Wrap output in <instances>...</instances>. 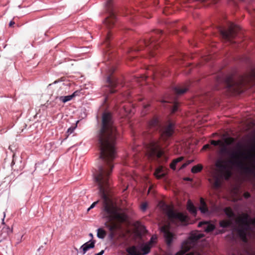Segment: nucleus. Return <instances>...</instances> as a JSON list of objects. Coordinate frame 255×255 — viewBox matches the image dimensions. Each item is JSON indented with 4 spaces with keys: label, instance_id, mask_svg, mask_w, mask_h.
<instances>
[{
    "label": "nucleus",
    "instance_id": "1",
    "mask_svg": "<svg viewBox=\"0 0 255 255\" xmlns=\"http://www.w3.org/2000/svg\"><path fill=\"white\" fill-rule=\"evenodd\" d=\"M118 135L117 129H100L97 137L100 151V158L102 160L103 163L93 172L100 194L104 199L102 216L111 224L109 227L111 231L118 228L115 221L123 223L128 219L125 213L119 212L117 207L109 200L106 194L110 184V175L114 167L113 161L116 157V143Z\"/></svg>",
    "mask_w": 255,
    "mask_h": 255
},
{
    "label": "nucleus",
    "instance_id": "2",
    "mask_svg": "<svg viewBox=\"0 0 255 255\" xmlns=\"http://www.w3.org/2000/svg\"><path fill=\"white\" fill-rule=\"evenodd\" d=\"M148 128L154 130L160 129V140H151L149 143L146 145V154L149 158L157 157L159 158L163 155V151L161 148L160 142L161 141L166 142L170 137L174 129V125L170 123L165 127L161 128L159 124V121L157 118H153L148 124Z\"/></svg>",
    "mask_w": 255,
    "mask_h": 255
},
{
    "label": "nucleus",
    "instance_id": "3",
    "mask_svg": "<svg viewBox=\"0 0 255 255\" xmlns=\"http://www.w3.org/2000/svg\"><path fill=\"white\" fill-rule=\"evenodd\" d=\"M251 150L252 151H254L255 153L253 154L249 152L247 155H246L245 152L239 150L232 152L230 154V157L231 159L230 162L232 165L243 170L245 173L253 175L255 178V166H247L245 165L243 161L241 160L255 159V145L252 147Z\"/></svg>",
    "mask_w": 255,
    "mask_h": 255
},
{
    "label": "nucleus",
    "instance_id": "4",
    "mask_svg": "<svg viewBox=\"0 0 255 255\" xmlns=\"http://www.w3.org/2000/svg\"><path fill=\"white\" fill-rule=\"evenodd\" d=\"M218 82L223 83L227 90L231 94H240L243 92V88L247 83V79L244 77L235 79L233 75H229L218 79Z\"/></svg>",
    "mask_w": 255,
    "mask_h": 255
},
{
    "label": "nucleus",
    "instance_id": "5",
    "mask_svg": "<svg viewBox=\"0 0 255 255\" xmlns=\"http://www.w3.org/2000/svg\"><path fill=\"white\" fill-rule=\"evenodd\" d=\"M212 176L214 179L213 186L215 188H218L221 186L222 179H229L231 176V173L228 170H215Z\"/></svg>",
    "mask_w": 255,
    "mask_h": 255
},
{
    "label": "nucleus",
    "instance_id": "6",
    "mask_svg": "<svg viewBox=\"0 0 255 255\" xmlns=\"http://www.w3.org/2000/svg\"><path fill=\"white\" fill-rule=\"evenodd\" d=\"M204 237V234L198 231H195L191 234L188 240L184 241L182 244V250L180 252L184 254L192 248L195 242Z\"/></svg>",
    "mask_w": 255,
    "mask_h": 255
},
{
    "label": "nucleus",
    "instance_id": "7",
    "mask_svg": "<svg viewBox=\"0 0 255 255\" xmlns=\"http://www.w3.org/2000/svg\"><path fill=\"white\" fill-rule=\"evenodd\" d=\"M106 8L108 13V16L106 18L104 23L110 28L115 24L116 20V17L113 8L112 0H106Z\"/></svg>",
    "mask_w": 255,
    "mask_h": 255
},
{
    "label": "nucleus",
    "instance_id": "8",
    "mask_svg": "<svg viewBox=\"0 0 255 255\" xmlns=\"http://www.w3.org/2000/svg\"><path fill=\"white\" fill-rule=\"evenodd\" d=\"M165 212L169 220L172 222L176 221L183 222L186 221L187 216L186 215L182 213L175 212L172 208L168 206L166 207Z\"/></svg>",
    "mask_w": 255,
    "mask_h": 255
},
{
    "label": "nucleus",
    "instance_id": "9",
    "mask_svg": "<svg viewBox=\"0 0 255 255\" xmlns=\"http://www.w3.org/2000/svg\"><path fill=\"white\" fill-rule=\"evenodd\" d=\"M151 246L147 243L141 248V251L135 246L128 248L127 252L130 255H145L150 252Z\"/></svg>",
    "mask_w": 255,
    "mask_h": 255
},
{
    "label": "nucleus",
    "instance_id": "10",
    "mask_svg": "<svg viewBox=\"0 0 255 255\" xmlns=\"http://www.w3.org/2000/svg\"><path fill=\"white\" fill-rule=\"evenodd\" d=\"M220 32L224 39L228 41H231L237 34L236 25L233 24H231L228 30L220 28Z\"/></svg>",
    "mask_w": 255,
    "mask_h": 255
},
{
    "label": "nucleus",
    "instance_id": "11",
    "mask_svg": "<svg viewBox=\"0 0 255 255\" xmlns=\"http://www.w3.org/2000/svg\"><path fill=\"white\" fill-rule=\"evenodd\" d=\"M250 219L249 215L247 213H243L238 218V222L243 227H245L246 230H250Z\"/></svg>",
    "mask_w": 255,
    "mask_h": 255
},
{
    "label": "nucleus",
    "instance_id": "12",
    "mask_svg": "<svg viewBox=\"0 0 255 255\" xmlns=\"http://www.w3.org/2000/svg\"><path fill=\"white\" fill-rule=\"evenodd\" d=\"M160 231L163 233L167 244L170 245L172 241L173 234L170 232L169 225H164L161 227Z\"/></svg>",
    "mask_w": 255,
    "mask_h": 255
},
{
    "label": "nucleus",
    "instance_id": "13",
    "mask_svg": "<svg viewBox=\"0 0 255 255\" xmlns=\"http://www.w3.org/2000/svg\"><path fill=\"white\" fill-rule=\"evenodd\" d=\"M198 226L202 227L206 233L211 232L215 228V225L208 221H201L199 223Z\"/></svg>",
    "mask_w": 255,
    "mask_h": 255
},
{
    "label": "nucleus",
    "instance_id": "14",
    "mask_svg": "<svg viewBox=\"0 0 255 255\" xmlns=\"http://www.w3.org/2000/svg\"><path fill=\"white\" fill-rule=\"evenodd\" d=\"M107 82L108 84L107 86L110 89V93H115L116 91L114 89L117 85V80L113 77L109 76L107 77Z\"/></svg>",
    "mask_w": 255,
    "mask_h": 255
},
{
    "label": "nucleus",
    "instance_id": "15",
    "mask_svg": "<svg viewBox=\"0 0 255 255\" xmlns=\"http://www.w3.org/2000/svg\"><path fill=\"white\" fill-rule=\"evenodd\" d=\"M95 241L90 240L84 244L80 248V250H82V254L84 255L89 250L93 249L95 247Z\"/></svg>",
    "mask_w": 255,
    "mask_h": 255
},
{
    "label": "nucleus",
    "instance_id": "16",
    "mask_svg": "<svg viewBox=\"0 0 255 255\" xmlns=\"http://www.w3.org/2000/svg\"><path fill=\"white\" fill-rule=\"evenodd\" d=\"M80 93V91H76L70 95L60 96L58 97V99L60 101L62 102L63 103H65L67 102L71 101L73 98L79 96Z\"/></svg>",
    "mask_w": 255,
    "mask_h": 255
},
{
    "label": "nucleus",
    "instance_id": "17",
    "mask_svg": "<svg viewBox=\"0 0 255 255\" xmlns=\"http://www.w3.org/2000/svg\"><path fill=\"white\" fill-rule=\"evenodd\" d=\"M188 84L175 87L174 88V92L178 95H181L185 93L189 89Z\"/></svg>",
    "mask_w": 255,
    "mask_h": 255
},
{
    "label": "nucleus",
    "instance_id": "18",
    "mask_svg": "<svg viewBox=\"0 0 255 255\" xmlns=\"http://www.w3.org/2000/svg\"><path fill=\"white\" fill-rule=\"evenodd\" d=\"M248 230H246L245 227H243L242 229H240L238 230L239 235L244 242H246L247 241V232Z\"/></svg>",
    "mask_w": 255,
    "mask_h": 255
},
{
    "label": "nucleus",
    "instance_id": "19",
    "mask_svg": "<svg viewBox=\"0 0 255 255\" xmlns=\"http://www.w3.org/2000/svg\"><path fill=\"white\" fill-rule=\"evenodd\" d=\"M199 210H200L201 212L203 214H206L208 212V209L207 207V205L203 198H202L200 199V206L199 207Z\"/></svg>",
    "mask_w": 255,
    "mask_h": 255
},
{
    "label": "nucleus",
    "instance_id": "20",
    "mask_svg": "<svg viewBox=\"0 0 255 255\" xmlns=\"http://www.w3.org/2000/svg\"><path fill=\"white\" fill-rule=\"evenodd\" d=\"M165 175V173L162 167H158L154 172V175L158 179L161 178L162 177H164Z\"/></svg>",
    "mask_w": 255,
    "mask_h": 255
},
{
    "label": "nucleus",
    "instance_id": "21",
    "mask_svg": "<svg viewBox=\"0 0 255 255\" xmlns=\"http://www.w3.org/2000/svg\"><path fill=\"white\" fill-rule=\"evenodd\" d=\"M187 209L191 214L195 215L196 214V209L190 200H188L187 204Z\"/></svg>",
    "mask_w": 255,
    "mask_h": 255
},
{
    "label": "nucleus",
    "instance_id": "22",
    "mask_svg": "<svg viewBox=\"0 0 255 255\" xmlns=\"http://www.w3.org/2000/svg\"><path fill=\"white\" fill-rule=\"evenodd\" d=\"M183 159V157L180 156L178 157L175 159H174L172 163L170 164V166L171 169L173 170H175L176 169V165L177 163L181 161Z\"/></svg>",
    "mask_w": 255,
    "mask_h": 255
},
{
    "label": "nucleus",
    "instance_id": "23",
    "mask_svg": "<svg viewBox=\"0 0 255 255\" xmlns=\"http://www.w3.org/2000/svg\"><path fill=\"white\" fill-rule=\"evenodd\" d=\"M224 212L229 218H233L235 216V214L230 207L225 208Z\"/></svg>",
    "mask_w": 255,
    "mask_h": 255
},
{
    "label": "nucleus",
    "instance_id": "24",
    "mask_svg": "<svg viewBox=\"0 0 255 255\" xmlns=\"http://www.w3.org/2000/svg\"><path fill=\"white\" fill-rule=\"evenodd\" d=\"M215 166L218 169L216 170H224L225 169V166L223 164L221 160H218L215 163Z\"/></svg>",
    "mask_w": 255,
    "mask_h": 255
},
{
    "label": "nucleus",
    "instance_id": "25",
    "mask_svg": "<svg viewBox=\"0 0 255 255\" xmlns=\"http://www.w3.org/2000/svg\"><path fill=\"white\" fill-rule=\"evenodd\" d=\"M219 225L222 228H226L231 226V221L228 220H222L220 222Z\"/></svg>",
    "mask_w": 255,
    "mask_h": 255
},
{
    "label": "nucleus",
    "instance_id": "26",
    "mask_svg": "<svg viewBox=\"0 0 255 255\" xmlns=\"http://www.w3.org/2000/svg\"><path fill=\"white\" fill-rule=\"evenodd\" d=\"M106 236V232L101 228L97 230V237L100 239H104Z\"/></svg>",
    "mask_w": 255,
    "mask_h": 255
},
{
    "label": "nucleus",
    "instance_id": "27",
    "mask_svg": "<svg viewBox=\"0 0 255 255\" xmlns=\"http://www.w3.org/2000/svg\"><path fill=\"white\" fill-rule=\"evenodd\" d=\"M203 168V166L201 164H198L194 166L192 169L191 172L193 173H196L200 172Z\"/></svg>",
    "mask_w": 255,
    "mask_h": 255
},
{
    "label": "nucleus",
    "instance_id": "28",
    "mask_svg": "<svg viewBox=\"0 0 255 255\" xmlns=\"http://www.w3.org/2000/svg\"><path fill=\"white\" fill-rule=\"evenodd\" d=\"M2 232H6V235L5 236H4L3 237L5 238L7 236H8V235L10 234L12 232V230L11 228L8 227H4L2 228Z\"/></svg>",
    "mask_w": 255,
    "mask_h": 255
},
{
    "label": "nucleus",
    "instance_id": "29",
    "mask_svg": "<svg viewBox=\"0 0 255 255\" xmlns=\"http://www.w3.org/2000/svg\"><path fill=\"white\" fill-rule=\"evenodd\" d=\"M220 146H221V149L220 150V152L221 153H224L226 152L227 147L223 142L222 143H221V145H220Z\"/></svg>",
    "mask_w": 255,
    "mask_h": 255
},
{
    "label": "nucleus",
    "instance_id": "30",
    "mask_svg": "<svg viewBox=\"0 0 255 255\" xmlns=\"http://www.w3.org/2000/svg\"><path fill=\"white\" fill-rule=\"evenodd\" d=\"M222 143V141L221 140H212L211 141V144L213 145H215V146H217V145L220 146L221 145V143Z\"/></svg>",
    "mask_w": 255,
    "mask_h": 255
},
{
    "label": "nucleus",
    "instance_id": "31",
    "mask_svg": "<svg viewBox=\"0 0 255 255\" xmlns=\"http://www.w3.org/2000/svg\"><path fill=\"white\" fill-rule=\"evenodd\" d=\"M156 239H157V237L156 236H152L151 237L150 241L148 242H147V243L149 244V245H150L151 246L152 244L155 242V241L156 240Z\"/></svg>",
    "mask_w": 255,
    "mask_h": 255
},
{
    "label": "nucleus",
    "instance_id": "32",
    "mask_svg": "<svg viewBox=\"0 0 255 255\" xmlns=\"http://www.w3.org/2000/svg\"><path fill=\"white\" fill-rule=\"evenodd\" d=\"M154 42V40H150L148 42H145V44L146 46H150V48H153L155 45L153 43Z\"/></svg>",
    "mask_w": 255,
    "mask_h": 255
},
{
    "label": "nucleus",
    "instance_id": "33",
    "mask_svg": "<svg viewBox=\"0 0 255 255\" xmlns=\"http://www.w3.org/2000/svg\"><path fill=\"white\" fill-rule=\"evenodd\" d=\"M178 108V103L177 102H175L174 106L173 107V108L172 109V111H171L172 113H174L176 111H177Z\"/></svg>",
    "mask_w": 255,
    "mask_h": 255
},
{
    "label": "nucleus",
    "instance_id": "34",
    "mask_svg": "<svg viewBox=\"0 0 255 255\" xmlns=\"http://www.w3.org/2000/svg\"><path fill=\"white\" fill-rule=\"evenodd\" d=\"M147 204L146 203H143L141 204L140 206V209L142 211H145L147 209Z\"/></svg>",
    "mask_w": 255,
    "mask_h": 255
},
{
    "label": "nucleus",
    "instance_id": "35",
    "mask_svg": "<svg viewBox=\"0 0 255 255\" xmlns=\"http://www.w3.org/2000/svg\"><path fill=\"white\" fill-rule=\"evenodd\" d=\"M149 106V104H146V105H144L143 106V110H142V112H141V115H142V116H144V115H145V110H146V109L147 107H148Z\"/></svg>",
    "mask_w": 255,
    "mask_h": 255
},
{
    "label": "nucleus",
    "instance_id": "36",
    "mask_svg": "<svg viewBox=\"0 0 255 255\" xmlns=\"http://www.w3.org/2000/svg\"><path fill=\"white\" fill-rule=\"evenodd\" d=\"M192 162V160H188L186 162L184 163L182 165V166L180 167V169H183L186 167L188 165L190 164Z\"/></svg>",
    "mask_w": 255,
    "mask_h": 255
},
{
    "label": "nucleus",
    "instance_id": "37",
    "mask_svg": "<svg viewBox=\"0 0 255 255\" xmlns=\"http://www.w3.org/2000/svg\"><path fill=\"white\" fill-rule=\"evenodd\" d=\"M192 162V160H188L186 162L184 163L182 165V166L180 167V169H183L186 167L188 165L190 164Z\"/></svg>",
    "mask_w": 255,
    "mask_h": 255
},
{
    "label": "nucleus",
    "instance_id": "38",
    "mask_svg": "<svg viewBox=\"0 0 255 255\" xmlns=\"http://www.w3.org/2000/svg\"><path fill=\"white\" fill-rule=\"evenodd\" d=\"M122 108L124 109L125 112L127 114H130L132 111H131V109H128L125 106H124L122 107Z\"/></svg>",
    "mask_w": 255,
    "mask_h": 255
},
{
    "label": "nucleus",
    "instance_id": "39",
    "mask_svg": "<svg viewBox=\"0 0 255 255\" xmlns=\"http://www.w3.org/2000/svg\"><path fill=\"white\" fill-rule=\"evenodd\" d=\"M99 201H97L92 203L90 207L88 209V211H89L91 209L93 208L98 203Z\"/></svg>",
    "mask_w": 255,
    "mask_h": 255
},
{
    "label": "nucleus",
    "instance_id": "40",
    "mask_svg": "<svg viewBox=\"0 0 255 255\" xmlns=\"http://www.w3.org/2000/svg\"><path fill=\"white\" fill-rule=\"evenodd\" d=\"M250 194L248 192H245L244 194V197L246 199L249 198V197H250Z\"/></svg>",
    "mask_w": 255,
    "mask_h": 255
},
{
    "label": "nucleus",
    "instance_id": "41",
    "mask_svg": "<svg viewBox=\"0 0 255 255\" xmlns=\"http://www.w3.org/2000/svg\"><path fill=\"white\" fill-rule=\"evenodd\" d=\"M251 225L255 226V218L250 219V225Z\"/></svg>",
    "mask_w": 255,
    "mask_h": 255
},
{
    "label": "nucleus",
    "instance_id": "42",
    "mask_svg": "<svg viewBox=\"0 0 255 255\" xmlns=\"http://www.w3.org/2000/svg\"><path fill=\"white\" fill-rule=\"evenodd\" d=\"M209 147H210V145L209 144H205L203 146L202 149L206 150V149L209 148Z\"/></svg>",
    "mask_w": 255,
    "mask_h": 255
},
{
    "label": "nucleus",
    "instance_id": "43",
    "mask_svg": "<svg viewBox=\"0 0 255 255\" xmlns=\"http://www.w3.org/2000/svg\"><path fill=\"white\" fill-rule=\"evenodd\" d=\"M104 253V250H102L100 252L97 253V254H96L95 255H103Z\"/></svg>",
    "mask_w": 255,
    "mask_h": 255
},
{
    "label": "nucleus",
    "instance_id": "44",
    "mask_svg": "<svg viewBox=\"0 0 255 255\" xmlns=\"http://www.w3.org/2000/svg\"><path fill=\"white\" fill-rule=\"evenodd\" d=\"M110 33H108L107 35V37H106V43L107 42L108 40H109V39H110Z\"/></svg>",
    "mask_w": 255,
    "mask_h": 255
},
{
    "label": "nucleus",
    "instance_id": "45",
    "mask_svg": "<svg viewBox=\"0 0 255 255\" xmlns=\"http://www.w3.org/2000/svg\"><path fill=\"white\" fill-rule=\"evenodd\" d=\"M5 217V212H3V218H2V223L3 224H4V220Z\"/></svg>",
    "mask_w": 255,
    "mask_h": 255
},
{
    "label": "nucleus",
    "instance_id": "46",
    "mask_svg": "<svg viewBox=\"0 0 255 255\" xmlns=\"http://www.w3.org/2000/svg\"><path fill=\"white\" fill-rule=\"evenodd\" d=\"M14 24V22L13 21H10L9 23V26H12Z\"/></svg>",
    "mask_w": 255,
    "mask_h": 255
},
{
    "label": "nucleus",
    "instance_id": "47",
    "mask_svg": "<svg viewBox=\"0 0 255 255\" xmlns=\"http://www.w3.org/2000/svg\"><path fill=\"white\" fill-rule=\"evenodd\" d=\"M184 253H182V252H177L175 255H183Z\"/></svg>",
    "mask_w": 255,
    "mask_h": 255
},
{
    "label": "nucleus",
    "instance_id": "48",
    "mask_svg": "<svg viewBox=\"0 0 255 255\" xmlns=\"http://www.w3.org/2000/svg\"><path fill=\"white\" fill-rule=\"evenodd\" d=\"M142 80H145L146 79V77L144 76H142L141 77Z\"/></svg>",
    "mask_w": 255,
    "mask_h": 255
},
{
    "label": "nucleus",
    "instance_id": "49",
    "mask_svg": "<svg viewBox=\"0 0 255 255\" xmlns=\"http://www.w3.org/2000/svg\"><path fill=\"white\" fill-rule=\"evenodd\" d=\"M185 255H194V254L193 253H192V252H190V253H188V254H186Z\"/></svg>",
    "mask_w": 255,
    "mask_h": 255
},
{
    "label": "nucleus",
    "instance_id": "50",
    "mask_svg": "<svg viewBox=\"0 0 255 255\" xmlns=\"http://www.w3.org/2000/svg\"><path fill=\"white\" fill-rule=\"evenodd\" d=\"M68 132H70V133H71V132H72V130H71V128H68Z\"/></svg>",
    "mask_w": 255,
    "mask_h": 255
},
{
    "label": "nucleus",
    "instance_id": "51",
    "mask_svg": "<svg viewBox=\"0 0 255 255\" xmlns=\"http://www.w3.org/2000/svg\"><path fill=\"white\" fill-rule=\"evenodd\" d=\"M68 132H70V133H71V132H72V130H71V128H68Z\"/></svg>",
    "mask_w": 255,
    "mask_h": 255
},
{
    "label": "nucleus",
    "instance_id": "52",
    "mask_svg": "<svg viewBox=\"0 0 255 255\" xmlns=\"http://www.w3.org/2000/svg\"><path fill=\"white\" fill-rule=\"evenodd\" d=\"M185 180L190 181L191 180L190 178H186L184 179Z\"/></svg>",
    "mask_w": 255,
    "mask_h": 255
},
{
    "label": "nucleus",
    "instance_id": "53",
    "mask_svg": "<svg viewBox=\"0 0 255 255\" xmlns=\"http://www.w3.org/2000/svg\"><path fill=\"white\" fill-rule=\"evenodd\" d=\"M89 236H90V237H91L92 238H93V234H92V233H90V234H89Z\"/></svg>",
    "mask_w": 255,
    "mask_h": 255
},
{
    "label": "nucleus",
    "instance_id": "54",
    "mask_svg": "<svg viewBox=\"0 0 255 255\" xmlns=\"http://www.w3.org/2000/svg\"><path fill=\"white\" fill-rule=\"evenodd\" d=\"M238 146L240 148L241 147V146L239 144H238Z\"/></svg>",
    "mask_w": 255,
    "mask_h": 255
},
{
    "label": "nucleus",
    "instance_id": "55",
    "mask_svg": "<svg viewBox=\"0 0 255 255\" xmlns=\"http://www.w3.org/2000/svg\"><path fill=\"white\" fill-rule=\"evenodd\" d=\"M159 33H162V31H159Z\"/></svg>",
    "mask_w": 255,
    "mask_h": 255
},
{
    "label": "nucleus",
    "instance_id": "56",
    "mask_svg": "<svg viewBox=\"0 0 255 255\" xmlns=\"http://www.w3.org/2000/svg\"><path fill=\"white\" fill-rule=\"evenodd\" d=\"M149 190H150V188L148 189V193L149 192Z\"/></svg>",
    "mask_w": 255,
    "mask_h": 255
}]
</instances>
